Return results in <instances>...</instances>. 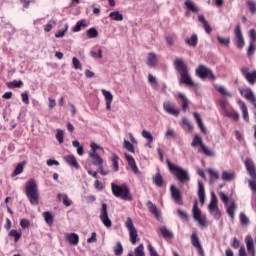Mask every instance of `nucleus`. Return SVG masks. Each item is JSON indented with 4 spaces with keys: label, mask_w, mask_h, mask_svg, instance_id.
<instances>
[{
    "label": "nucleus",
    "mask_w": 256,
    "mask_h": 256,
    "mask_svg": "<svg viewBox=\"0 0 256 256\" xmlns=\"http://www.w3.org/2000/svg\"><path fill=\"white\" fill-rule=\"evenodd\" d=\"M246 5H248L250 12L256 13V3L253 0H247Z\"/></svg>",
    "instance_id": "obj_51"
},
{
    "label": "nucleus",
    "mask_w": 256,
    "mask_h": 256,
    "mask_svg": "<svg viewBox=\"0 0 256 256\" xmlns=\"http://www.w3.org/2000/svg\"><path fill=\"white\" fill-rule=\"evenodd\" d=\"M196 75H198L200 79H211L212 81H215V75L213 74V71L205 65H200L196 69Z\"/></svg>",
    "instance_id": "obj_7"
},
{
    "label": "nucleus",
    "mask_w": 256,
    "mask_h": 256,
    "mask_svg": "<svg viewBox=\"0 0 256 256\" xmlns=\"http://www.w3.org/2000/svg\"><path fill=\"white\" fill-rule=\"evenodd\" d=\"M184 5L188 11H191V13H199V7H197L193 0H186Z\"/></svg>",
    "instance_id": "obj_24"
},
{
    "label": "nucleus",
    "mask_w": 256,
    "mask_h": 256,
    "mask_svg": "<svg viewBox=\"0 0 256 256\" xmlns=\"http://www.w3.org/2000/svg\"><path fill=\"white\" fill-rule=\"evenodd\" d=\"M112 194L114 197H118L123 201H133V195H131V189L127 184L117 185L111 184Z\"/></svg>",
    "instance_id": "obj_3"
},
{
    "label": "nucleus",
    "mask_w": 256,
    "mask_h": 256,
    "mask_svg": "<svg viewBox=\"0 0 256 256\" xmlns=\"http://www.w3.org/2000/svg\"><path fill=\"white\" fill-rule=\"evenodd\" d=\"M179 99H181L182 109L183 111H187V107H189V99L183 93L178 94Z\"/></svg>",
    "instance_id": "obj_35"
},
{
    "label": "nucleus",
    "mask_w": 256,
    "mask_h": 256,
    "mask_svg": "<svg viewBox=\"0 0 256 256\" xmlns=\"http://www.w3.org/2000/svg\"><path fill=\"white\" fill-rule=\"evenodd\" d=\"M199 146L201 151L205 155H207L208 157H215V151L207 148V145L203 143V138L196 134L192 140L191 147H199Z\"/></svg>",
    "instance_id": "obj_5"
},
{
    "label": "nucleus",
    "mask_w": 256,
    "mask_h": 256,
    "mask_svg": "<svg viewBox=\"0 0 256 256\" xmlns=\"http://www.w3.org/2000/svg\"><path fill=\"white\" fill-rule=\"evenodd\" d=\"M142 137H144V139H147L148 141V143L146 144V147H151V142L153 141V135L151 134V132L147 130H143Z\"/></svg>",
    "instance_id": "obj_40"
},
{
    "label": "nucleus",
    "mask_w": 256,
    "mask_h": 256,
    "mask_svg": "<svg viewBox=\"0 0 256 256\" xmlns=\"http://www.w3.org/2000/svg\"><path fill=\"white\" fill-rule=\"evenodd\" d=\"M168 169L173 173L180 183H189L191 181V176H189V171L171 163L167 160Z\"/></svg>",
    "instance_id": "obj_4"
},
{
    "label": "nucleus",
    "mask_w": 256,
    "mask_h": 256,
    "mask_svg": "<svg viewBox=\"0 0 256 256\" xmlns=\"http://www.w3.org/2000/svg\"><path fill=\"white\" fill-rule=\"evenodd\" d=\"M57 199L58 201H62L65 207H71V205H73V201L69 199V196L67 194L58 193Z\"/></svg>",
    "instance_id": "obj_19"
},
{
    "label": "nucleus",
    "mask_w": 256,
    "mask_h": 256,
    "mask_svg": "<svg viewBox=\"0 0 256 256\" xmlns=\"http://www.w3.org/2000/svg\"><path fill=\"white\" fill-rule=\"evenodd\" d=\"M148 67H155L157 65V55L155 53H149L147 56Z\"/></svg>",
    "instance_id": "obj_31"
},
{
    "label": "nucleus",
    "mask_w": 256,
    "mask_h": 256,
    "mask_svg": "<svg viewBox=\"0 0 256 256\" xmlns=\"http://www.w3.org/2000/svg\"><path fill=\"white\" fill-rule=\"evenodd\" d=\"M245 165L249 175H251L253 179H256L255 164L253 163V160L246 159Z\"/></svg>",
    "instance_id": "obj_17"
},
{
    "label": "nucleus",
    "mask_w": 256,
    "mask_h": 256,
    "mask_svg": "<svg viewBox=\"0 0 256 256\" xmlns=\"http://www.w3.org/2000/svg\"><path fill=\"white\" fill-rule=\"evenodd\" d=\"M125 227L129 231L130 242L132 243V245H135L137 243V237H139V235L137 234V228H135V225L133 224V219H131V217H127Z\"/></svg>",
    "instance_id": "obj_6"
},
{
    "label": "nucleus",
    "mask_w": 256,
    "mask_h": 256,
    "mask_svg": "<svg viewBox=\"0 0 256 256\" xmlns=\"http://www.w3.org/2000/svg\"><path fill=\"white\" fill-rule=\"evenodd\" d=\"M234 35L236 39V45L238 49H243L245 47V38L243 37V32H241V26L237 25L234 29Z\"/></svg>",
    "instance_id": "obj_11"
},
{
    "label": "nucleus",
    "mask_w": 256,
    "mask_h": 256,
    "mask_svg": "<svg viewBox=\"0 0 256 256\" xmlns=\"http://www.w3.org/2000/svg\"><path fill=\"white\" fill-rule=\"evenodd\" d=\"M148 251L150 253V256H159L155 248H153V245L151 243L148 244Z\"/></svg>",
    "instance_id": "obj_64"
},
{
    "label": "nucleus",
    "mask_w": 256,
    "mask_h": 256,
    "mask_svg": "<svg viewBox=\"0 0 256 256\" xmlns=\"http://www.w3.org/2000/svg\"><path fill=\"white\" fill-rule=\"evenodd\" d=\"M170 191H171V196H172V199L174 200V202L177 205H183V198L181 197V191H179V189H177V187H175V185H172L170 187Z\"/></svg>",
    "instance_id": "obj_14"
},
{
    "label": "nucleus",
    "mask_w": 256,
    "mask_h": 256,
    "mask_svg": "<svg viewBox=\"0 0 256 256\" xmlns=\"http://www.w3.org/2000/svg\"><path fill=\"white\" fill-rule=\"evenodd\" d=\"M166 43L167 45H170V46L175 45V35L170 34L166 36Z\"/></svg>",
    "instance_id": "obj_54"
},
{
    "label": "nucleus",
    "mask_w": 256,
    "mask_h": 256,
    "mask_svg": "<svg viewBox=\"0 0 256 256\" xmlns=\"http://www.w3.org/2000/svg\"><path fill=\"white\" fill-rule=\"evenodd\" d=\"M125 157L132 171H134V173H139V168L137 167V163H135V158L129 154H125Z\"/></svg>",
    "instance_id": "obj_25"
},
{
    "label": "nucleus",
    "mask_w": 256,
    "mask_h": 256,
    "mask_svg": "<svg viewBox=\"0 0 256 256\" xmlns=\"http://www.w3.org/2000/svg\"><path fill=\"white\" fill-rule=\"evenodd\" d=\"M161 235L166 241H171L175 237L173 232L165 227H161Z\"/></svg>",
    "instance_id": "obj_26"
},
{
    "label": "nucleus",
    "mask_w": 256,
    "mask_h": 256,
    "mask_svg": "<svg viewBox=\"0 0 256 256\" xmlns=\"http://www.w3.org/2000/svg\"><path fill=\"white\" fill-rule=\"evenodd\" d=\"M235 211H237V204L233 202L228 208H227V214L229 217L233 220L235 219Z\"/></svg>",
    "instance_id": "obj_37"
},
{
    "label": "nucleus",
    "mask_w": 256,
    "mask_h": 256,
    "mask_svg": "<svg viewBox=\"0 0 256 256\" xmlns=\"http://www.w3.org/2000/svg\"><path fill=\"white\" fill-rule=\"evenodd\" d=\"M102 95H104L106 101H113V94L107 90H102Z\"/></svg>",
    "instance_id": "obj_55"
},
{
    "label": "nucleus",
    "mask_w": 256,
    "mask_h": 256,
    "mask_svg": "<svg viewBox=\"0 0 256 256\" xmlns=\"http://www.w3.org/2000/svg\"><path fill=\"white\" fill-rule=\"evenodd\" d=\"M25 165H27L26 162H21L19 163L16 168L14 169L13 173H12V177H17V175H21V173L23 172V170L25 169Z\"/></svg>",
    "instance_id": "obj_34"
},
{
    "label": "nucleus",
    "mask_w": 256,
    "mask_h": 256,
    "mask_svg": "<svg viewBox=\"0 0 256 256\" xmlns=\"http://www.w3.org/2000/svg\"><path fill=\"white\" fill-rule=\"evenodd\" d=\"M7 87L9 89H16V88L17 89H21V87H23V81H21V80H19V81L14 80L12 82L7 83Z\"/></svg>",
    "instance_id": "obj_38"
},
{
    "label": "nucleus",
    "mask_w": 256,
    "mask_h": 256,
    "mask_svg": "<svg viewBox=\"0 0 256 256\" xmlns=\"http://www.w3.org/2000/svg\"><path fill=\"white\" fill-rule=\"evenodd\" d=\"M221 177L223 181H233L235 179V171H223Z\"/></svg>",
    "instance_id": "obj_32"
},
{
    "label": "nucleus",
    "mask_w": 256,
    "mask_h": 256,
    "mask_svg": "<svg viewBox=\"0 0 256 256\" xmlns=\"http://www.w3.org/2000/svg\"><path fill=\"white\" fill-rule=\"evenodd\" d=\"M214 89H216L218 91V93H220V95H224L225 97H232L233 96L231 94V92H228V90H227V88H225V86L215 85Z\"/></svg>",
    "instance_id": "obj_33"
},
{
    "label": "nucleus",
    "mask_w": 256,
    "mask_h": 256,
    "mask_svg": "<svg viewBox=\"0 0 256 256\" xmlns=\"http://www.w3.org/2000/svg\"><path fill=\"white\" fill-rule=\"evenodd\" d=\"M218 42L220 45H224L225 47H229L231 43V39L229 37L217 36Z\"/></svg>",
    "instance_id": "obj_45"
},
{
    "label": "nucleus",
    "mask_w": 256,
    "mask_h": 256,
    "mask_svg": "<svg viewBox=\"0 0 256 256\" xmlns=\"http://www.w3.org/2000/svg\"><path fill=\"white\" fill-rule=\"evenodd\" d=\"M193 115H194V119L196 120L201 131H205V125H203V120H201V115H199V113H197V112H194Z\"/></svg>",
    "instance_id": "obj_46"
},
{
    "label": "nucleus",
    "mask_w": 256,
    "mask_h": 256,
    "mask_svg": "<svg viewBox=\"0 0 256 256\" xmlns=\"http://www.w3.org/2000/svg\"><path fill=\"white\" fill-rule=\"evenodd\" d=\"M86 35L88 39H96V37H99V32L96 28H90L87 30Z\"/></svg>",
    "instance_id": "obj_41"
},
{
    "label": "nucleus",
    "mask_w": 256,
    "mask_h": 256,
    "mask_svg": "<svg viewBox=\"0 0 256 256\" xmlns=\"http://www.w3.org/2000/svg\"><path fill=\"white\" fill-rule=\"evenodd\" d=\"M198 21L199 23H202L203 27H204V31L206 33H211L212 29L211 26L209 25V22H207V19H205V16L203 14H199L198 15Z\"/></svg>",
    "instance_id": "obj_22"
},
{
    "label": "nucleus",
    "mask_w": 256,
    "mask_h": 256,
    "mask_svg": "<svg viewBox=\"0 0 256 256\" xmlns=\"http://www.w3.org/2000/svg\"><path fill=\"white\" fill-rule=\"evenodd\" d=\"M147 209L150 213H153L154 217L159 221V211L157 210V205H155L151 200H148L146 203Z\"/></svg>",
    "instance_id": "obj_21"
},
{
    "label": "nucleus",
    "mask_w": 256,
    "mask_h": 256,
    "mask_svg": "<svg viewBox=\"0 0 256 256\" xmlns=\"http://www.w3.org/2000/svg\"><path fill=\"white\" fill-rule=\"evenodd\" d=\"M26 197L31 205H37L39 203V188L35 179H31L25 184Z\"/></svg>",
    "instance_id": "obj_2"
},
{
    "label": "nucleus",
    "mask_w": 256,
    "mask_h": 256,
    "mask_svg": "<svg viewBox=\"0 0 256 256\" xmlns=\"http://www.w3.org/2000/svg\"><path fill=\"white\" fill-rule=\"evenodd\" d=\"M114 253L116 256L123 255V245L121 242H117L116 247L114 248Z\"/></svg>",
    "instance_id": "obj_50"
},
{
    "label": "nucleus",
    "mask_w": 256,
    "mask_h": 256,
    "mask_svg": "<svg viewBox=\"0 0 256 256\" xmlns=\"http://www.w3.org/2000/svg\"><path fill=\"white\" fill-rule=\"evenodd\" d=\"M208 209L214 218L221 219V211H219V207H217V196H215L214 192L211 193V202Z\"/></svg>",
    "instance_id": "obj_8"
},
{
    "label": "nucleus",
    "mask_w": 256,
    "mask_h": 256,
    "mask_svg": "<svg viewBox=\"0 0 256 256\" xmlns=\"http://www.w3.org/2000/svg\"><path fill=\"white\" fill-rule=\"evenodd\" d=\"M239 219H240L241 225H243L244 227H247L251 223L247 215H245V213L243 212L240 213Z\"/></svg>",
    "instance_id": "obj_44"
},
{
    "label": "nucleus",
    "mask_w": 256,
    "mask_h": 256,
    "mask_svg": "<svg viewBox=\"0 0 256 256\" xmlns=\"http://www.w3.org/2000/svg\"><path fill=\"white\" fill-rule=\"evenodd\" d=\"M174 66L176 71L180 73L179 83L188 85V87H195V82L191 79V76L189 75V68H187V64H185L183 59L177 58L174 61Z\"/></svg>",
    "instance_id": "obj_1"
},
{
    "label": "nucleus",
    "mask_w": 256,
    "mask_h": 256,
    "mask_svg": "<svg viewBox=\"0 0 256 256\" xmlns=\"http://www.w3.org/2000/svg\"><path fill=\"white\" fill-rule=\"evenodd\" d=\"M226 115H227V117H230L231 119H233L235 121H239V113H237L235 111L227 112Z\"/></svg>",
    "instance_id": "obj_53"
},
{
    "label": "nucleus",
    "mask_w": 256,
    "mask_h": 256,
    "mask_svg": "<svg viewBox=\"0 0 256 256\" xmlns=\"http://www.w3.org/2000/svg\"><path fill=\"white\" fill-rule=\"evenodd\" d=\"M253 53H255V42H250V45L247 50L248 57H251V55H253Z\"/></svg>",
    "instance_id": "obj_56"
},
{
    "label": "nucleus",
    "mask_w": 256,
    "mask_h": 256,
    "mask_svg": "<svg viewBox=\"0 0 256 256\" xmlns=\"http://www.w3.org/2000/svg\"><path fill=\"white\" fill-rule=\"evenodd\" d=\"M124 149H127L130 153H135V147L127 139L124 140Z\"/></svg>",
    "instance_id": "obj_49"
},
{
    "label": "nucleus",
    "mask_w": 256,
    "mask_h": 256,
    "mask_svg": "<svg viewBox=\"0 0 256 256\" xmlns=\"http://www.w3.org/2000/svg\"><path fill=\"white\" fill-rule=\"evenodd\" d=\"M22 101L25 105H29V92H24L21 94Z\"/></svg>",
    "instance_id": "obj_61"
},
{
    "label": "nucleus",
    "mask_w": 256,
    "mask_h": 256,
    "mask_svg": "<svg viewBox=\"0 0 256 256\" xmlns=\"http://www.w3.org/2000/svg\"><path fill=\"white\" fill-rule=\"evenodd\" d=\"M63 135H65V132L63 130H57L56 139L59 143H63Z\"/></svg>",
    "instance_id": "obj_57"
},
{
    "label": "nucleus",
    "mask_w": 256,
    "mask_h": 256,
    "mask_svg": "<svg viewBox=\"0 0 256 256\" xmlns=\"http://www.w3.org/2000/svg\"><path fill=\"white\" fill-rule=\"evenodd\" d=\"M191 243L193 247L197 248L198 254L201 256H205V251L203 250V246L201 245V241H199V236L197 232L192 233L191 235Z\"/></svg>",
    "instance_id": "obj_13"
},
{
    "label": "nucleus",
    "mask_w": 256,
    "mask_h": 256,
    "mask_svg": "<svg viewBox=\"0 0 256 256\" xmlns=\"http://www.w3.org/2000/svg\"><path fill=\"white\" fill-rule=\"evenodd\" d=\"M66 241L70 245H79V235L76 233L66 234Z\"/></svg>",
    "instance_id": "obj_23"
},
{
    "label": "nucleus",
    "mask_w": 256,
    "mask_h": 256,
    "mask_svg": "<svg viewBox=\"0 0 256 256\" xmlns=\"http://www.w3.org/2000/svg\"><path fill=\"white\" fill-rule=\"evenodd\" d=\"M99 217H100V221H102L104 227H107V229H110V227H112L113 222H111V219L109 218V212H107V204L106 203L102 204Z\"/></svg>",
    "instance_id": "obj_9"
},
{
    "label": "nucleus",
    "mask_w": 256,
    "mask_h": 256,
    "mask_svg": "<svg viewBox=\"0 0 256 256\" xmlns=\"http://www.w3.org/2000/svg\"><path fill=\"white\" fill-rule=\"evenodd\" d=\"M21 235H23L22 232L21 231L18 232L17 230H11L8 234L9 237L14 238L15 243H17L19 239H21Z\"/></svg>",
    "instance_id": "obj_43"
},
{
    "label": "nucleus",
    "mask_w": 256,
    "mask_h": 256,
    "mask_svg": "<svg viewBox=\"0 0 256 256\" xmlns=\"http://www.w3.org/2000/svg\"><path fill=\"white\" fill-rule=\"evenodd\" d=\"M112 21H123V15L119 11H114L109 14Z\"/></svg>",
    "instance_id": "obj_42"
},
{
    "label": "nucleus",
    "mask_w": 256,
    "mask_h": 256,
    "mask_svg": "<svg viewBox=\"0 0 256 256\" xmlns=\"http://www.w3.org/2000/svg\"><path fill=\"white\" fill-rule=\"evenodd\" d=\"M241 73L249 85H255L256 81V70L249 72V68L244 67L241 69Z\"/></svg>",
    "instance_id": "obj_12"
},
{
    "label": "nucleus",
    "mask_w": 256,
    "mask_h": 256,
    "mask_svg": "<svg viewBox=\"0 0 256 256\" xmlns=\"http://www.w3.org/2000/svg\"><path fill=\"white\" fill-rule=\"evenodd\" d=\"M64 160L66 161V163H68V165H71V167H74L75 169H80V165L79 162H77V158L73 155H66L64 157Z\"/></svg>",
    "instance_id": "obj_18"
},
{
    "label": "nucleus",
    "mask_w": 256,
    "mask_h": 256,
    "mask_svg": "<svg viewBox=\"0 0 256 256\" xmlns=\"http://www.w3.org/2000/svg\"><path fill=\"white\" fill-rule=\"evenodd\" d=\"M208 173L212 179H219V172L215 171L214 169H208Z\"/></svg>",
    "instance_id": "obj_59"
},
{
    "label": "nucleus",
    "mask_w": 256,
    "mask_h": 256,
    "mask_svg": "<svg viewBox=\"0 0 256 256\" xmlns=\"http://www.w3.org/2000/svg\"><path fill=\"white\" fill-rule=\"evenodd\" d=\"M111 161H112V169L115 173H117V171H119V156H117L116 154H113L111 157Z\"/></svg>",
    "instance_id": "obj_36"
},
{
    "label": "nucleus",
    "mask_w": 256,
    "mask_h": 256,
    "mask_svg": "<svg viewBox=\"0 0 256 256\" xmlns=\"http://www.w3.org/2000/svg\"><path fill=\"white\" fill-rule=\"evenodd\" d=\"M246 247L248 253H251L252 256H255V246L253 245V238L246 237Z\"/></svg>",
    "instance_id": "obj_29"
},
{
    "label": "nucleus",
    "mask_w": 256,
    "mask_h": 256,
    "mask_svg": "<svg viewBox=\"0 0 256 256\" xmlns=\"http://www.w3.org/2000/svg\"><path fill=\"white\" fill-rule=\"evenodd\" d=\"M163 109L168 113V115H173V117L179 116V109H176L175 104L171 102H164Z\"/></svg>",
    "instance_id": "obj_15"
},
{
    "label": "nucleus",
    "mask_w": 256,
    "mask_h": 256,
    "mask_svg": "<svg viewBox=\"0 0 256 256\" xmlns=\"http://www.w3.org/2000/svg\"><path fill=\"white\" fill-rule=\"evenodd\" d=\"M148 83H150L153 89H159V82H157V78L152 74H148Z\"/></svg>",
    "instance_id": "obj_39"
},
{
    "label": "nucleus",
    "mask_w": 256,
    "mask_h": 256,
    "mask_svg": "<svg viewBox=\"0 0 256 256\" xmlns=\"http://www.w3.org/2000/svg\"><path fill=\"white\" fill-rule=\"evenodd\" d=\"M135 256H145V246L143 244H140L138 247L134 250Z\"/></svg>",
    "instance_id": "obj_47"
},
{
    "label": "nucleus",
    "mask_w": 256,
    "mask_h": 256,
    "mask_svg": "<svg viewBox=\"0 0 256 256\" xmlns=\"http://www.w3.org/2000/svg\"><path fill=\"white\" fill-rule=\"evenodd\" d=\"M249 39H250V43H256V32L254 29H251L249 31Z\"/></svg>",
    "instance_id": "obj_60"
},
{
    "label": "nucleus",
    "mask_w": 256,
    "mask_h": 256,
    "mask_svg": "<svg viewBox=\"0 0 256 256\" xmlns=\"http://www.w3.org/2000/svg\"><path fill=\"white\" fill-rule=\"evenodd\" d=\"M198 197L201 205H205V186L202 181H198Z\"/></svg>",
    "instance_id": "obj_20"
},
{
    "label": "nucleus",
    "mask_w": 256,
    "mask_h": 256,
    "mask_svg": "<svg viewBox=\"0 0 256 256\" xmlns=\"http://www.w3.org/2000/svg\"><path fill=\"white\" fill-rule=\"evenodd\" d=\"M153 181L155 185H157L158 187H161V173H157L153 178Z\"/></svg>",
    "instance_id": "obj_62"
},
{
    "label": "nucleus",
    "mask_w": 256,
    "mask_h": 256,
    "mask_svg": "<svg viewBox=\"0 0 256 256\" xmlns=\"http://www.w3.org/2000/svg\"><path fill=\"white\" fill-rule=\"evenodd\" d=\"M198 42H199V38L197 37V34H193L190 38L185 39V43L189 47H197Z\"/></svg>",
    "instance_id": "obj_28"
},
{
    "label": "nucleus",
    "mask_w": 256,
    "mask_h": 256,
    "mask_svg": "<svg viewBox=\"0 0 256 256\" xmlns=\"http://www.w3.org/2000/svg\"><path fill=\"white\" fill-rule=\"evenodd\" d=\"M86 27H87V20L83 19L76 23L72 31L74 33H79V31H81L82 29H85Z\"/></svg>",
    "instance_id": "obj_30"
},
{
    "label": "nucleus",
    "mask_w": 256,
    "mask_h": 256,
    "mask_svg": "<svg viewBox=\"0 0 256 256\" xmlns=\"http://www.w3.org/2000/svg\"><path fill=\"white\" fill-rule=\"evenodd\" d=\"M43 217L48 225H53V214L51 212H43Z\"/></svg>",
    "instance_id": "obj_48"
},
{
    "label": "nucleus",
    "mask_w": 256,
    "mask_h": 256,
    "mask_svg": "<svg viewBox=\"0 0 256 256\" xmlns=\"http://www.w3.org/2000/svg\"><path fill=\"white\" fill-rule=\"evenodd\" d=\"M248 185L251 191H254V193H256V178H254L253 180H249Z\"/></svg>",
    "instance_id": "obj_63"
},
{
    "label": "nucleus",
    "mask_w": 256,
    "mask_h": 256,
    "mask_svg": "<svg viewBox=\"0 0 256 256\" xmlns=\"http://www.w3.org/2000/svg\"><path fill=\"white\" fill-rule=\"evenodd\" d=\"M89 157H90L93 165H95L96 167L103 166V158H101V156H99V154H97V152H90Z\"/></svg>",
    "instance_id": "obj_16"
},
{
    "label": "nucleus",
    "mask_w": 256,
    "mask_h": 256,
    "mask_svg": "<svg viewBox=\"0 0 256 256\" xmlns=\"http://www.w3.org/2000/svg\"><path fill=\"white\" fill-rule=\"evenodd\" d=\"M192 211L195 221H197L201 227H205L207 225V219L201 214V210L197 206V202H195Z\"/></svg>",
    "instance_id": "obj_10"
},
{
    "label": "nucleus",
    "mask_w": 256,
    "mask_h": 256,
    "mask_svg": "<svg viewBox=\"0 0 256 256\" xmlns=\"http://www.w3.org/2000/svg\"><path fill=\"white\" fill-rule=\"evenodd\" d=\"M72 63H73V67H74V69H83V67L81 66V62L79 61V59H77V58H73L72 59Z\"/></svg>",
    "instance_id": "obj_58"
},
{
    "label": "nucleus",
    "mask_w": 256,
    "mask_h": 256,
    "mask_svg": "<svg viewBox=\"0 0 256 256\" xmlns=\"http://www.w3.org/2000/svg\"><path fill=\"white\" fill-rule=\"evenodd\" d=\"M20 226L22 227V229H29V227H31V222L29 221V219L23 218L22 220H20Z\"/></svg>",
    "instance_id": "obj_52"
},
{
    "label": "nucleus",
    "mask_w": 256,
    "mask_h": 256,
    "mask_svg": "<svg viewBox=\"0 0 256 256\" xmlns=\"http://www.w3.org/2000/svg\"><path fill=\"white\" fill-rule=\"evenodd\" d=\"M238 105L240 106V109L242 111L244 121H249V112L247 110V105H245V102L239 100Z\"/></svg>",
    "instance_id": "obj_27"
}]
</instances>
